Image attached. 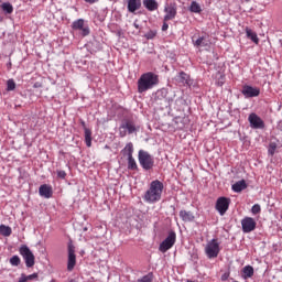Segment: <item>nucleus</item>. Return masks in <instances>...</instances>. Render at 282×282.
Here are the masks:
<instances>
[{
	"mask_svg": "<svg viewBox=\"0 0 282 282\" xmlns=\"http://www.w3.org/2000/svg\"><path fill=\"white\" fill-rule=\"evenodd\" d=\"M160 83V78L152 72L144 73L140 76L137 82L138 93L144 94V91H149V89H153Z\"/></svg>",
	"mask_w": 282,
	"mask_h": 282,
	"instance_id": "nucleus-1",
	"label": "nucleus"
},
{
	"mask_svg": "<svg viewBox=\"0 0 282 282\" xmlns=\"http://www.w3.org/2000/svg\"><path fill=\"white\" fill-rule=\"evenodd\" d=\"M164 191V183L161 181H152L150 184V188L144 194V200L148 204H155V202H160L162 199V192Z\"/></svg>",
	"mask_w": 282,
	"mask_h": 282,
	"instance_id": "nucleus-2",
	"label": "nucleus"
},
{
	"mask_svg": "<svg viewBox=\"0 0 282 282\" xmlns=\"http://www.w3.org/2000/svg\"><path fill=\"white\" fill-rule=\"evenodd\" d=\"M173 100H175V93L169 91L166 88L158 90L154 98L155 105H160L161 109H169L173 105Z\"/></svg>",
	"mask_w": 282,
	"mask_h": 282,
	"instance_id": "nucleus-3",
	"label": "nucleus"
},
{
	"mask_svg": "<svg viewBox=\"0 0 282 282\" xmlns=\"http://www.w3.org/2000/svg\"><path fill=\"white\" fill-rule=\"evenodd\" d=\"M140 127L135 126V122L131 119H123L121 124L119 126V135L120 138H124L127 133L131 135V133H138Z\"/></svg>",
	"mask_w": 282,
	"mask_h": 282,
	"instance_id": "nucleus-4",
	"label": "nucleus"
},
{
	"mask_svg": "<svg viewBox=\"0 0 282 282\" xmlns=\"http://www.w3.org/2000/svg\"><path fill=\"white\" fill-rule=\"evenodd\" d=\"M139 164L144 169V171H151L155 164V160L149 152L144 150L139 151Z\"/></svg>",
	"mask_w": 282,
	"mask_h": 282,
	"instance_id": "nucleus-5",
	"label": "nucleus"
},
{
	"mask_svg": "<svg viewBox=\"0 0 282 282\" xmlns=\"http://www.w3.org/2000/svg\"><path fill=\"white\" fill-rule=\"evenodd\" d=\"M19 252L24 260L26 268H34V263H36V261L34 253L32 252V250H30V247H28L26 245H22L19 249Z\"/></svg>",
	"mask_w": 282,
	"mask_h": 282,
	"instance_id": "nucleus-6",
	"label": "nucleus"
},
{
	"mask_svg": "<svg viewBox=\"0 0 282 282\" xmlns=\"http://www.w3.org/2000/svg\"><path fill=\"white\" fill-rule=\"evenodd\" d=\"M177 239V235L175 231H170L167 237L160 243L159 250L160 252H169L173 246H175V241Z\"/></svg>",
	"mask_w": 282,
	"mask_h": 282,
	"instance_id": "nucleus-7",
	"label": "nucleus"
},
{
	"mask_svg": "<svg viewBox=\"0 0 282 282\" xmlns=\"http://www.w3.org/2000/svg\"><path fill=\"white\" fill-rule=\"evenodd\" d=\"M122 153L127 154L129 171H138V163H135V159H133V143H127Z\"/></svg>",
	"mask_w": 282,
	"mask_h": 282,
	"instance_id": "nucleus-8",
	"label": "nucleus"
},
{
	"mask_svg": "<svg viewBox=\"0 0 282 282\" xmlns=\"http://www.w3.org/2000/svg\"><path fill=\"white\" fill-rule=\"evenodd\" d=\"M219 242L217 239H212L205 247V254L208 259H217L219 257Z\"/></svg>",
	"mask_w": 282,
	"mask_h": 282,
	"instance_id": "nucleus-9",
	"label": "nucleus"
},
{
	"mask_svg": "<svg viewBox=\"0 0 282 282\" xmlns=\"http://www.w3.org/2000/svg\"><path fill=\"white\" fill-rule=\"evenodd\" d=\"M228 208H230V198L219 197L216 202V210H218L219 215H226Z\"/></svg>",
	"mask_w": 282,
	"mask_h": 282,
	"instance_id": "nucleus-10",
	"label": "nucleus"
},
{
	"mask_svg": "<svg viewBox=\"0 0 282 282\" xmlns=\"http://www.w3.org/2000/svg\"><path fill=\"white\" fill-rule=\"evenodd\" d=\"M76 268V247L72 242L68 243V260H67V270L72 272Z\"/></svg>",
	"mask_w": 282,
	"mask_h": 282,
	"instance_id": "nucleus-11",
	"label": "nucleus"
},
{
	"mask_svg": "<svg viewBox=\"0 0 282 282\" xmlns=\"http://www.w3.org/2000/svg\"><path fill=\"white\" fill-rule=\"evenodd\" d=\"M248 120L251 129H265V122H263V119L259 115L252 112L249 115Z\"/></svg>",
	"mask_w": 282,
	"mask_h": 282,
	"instance_id": "nucleus-12",
	"label": "nucleus"
},
{
	"mask_svg": "<svg viewBox=\"0 0 282 282\" xmlns=\"http://www.w3.org/2000/svg\"><path fill=\"white\" fill-rule=\"evenodd\" d=\"M164 21H173L175 17H177V4L175 2H171L170 4H166L164 8Z\"/></svg>",
	"mask_w": 282,
	"mask_h": 282,
	"instance_id": "nucleus-13",
	"label": "nucleus"
},
{
	"mask_svg": "<svg viewBox=\"0 0 282 282\" xmlns=\"http://www.w3.org/2000/svg\"><path fill=\"white\" fill-rule=\"evenodd\" d=\"M241 226H242V232L245 234L252 232L257 228V221L252 217H245L241 220Z\"/></svg>",
	"mask_w": 282,
	"mask_h": 282,
	"instance_id": "nucleus-14",
	"label": "nucleus"
},
{
	"mask_svg": "<svg viewBox=\"0 0 282 282\" xmlns=\"http://www.w3.org/2000/svg\"><path fill=\"white\" fill-rule=\"evenodd\" d=\"M241 94L245 96V98H257V96L261 94V90L257 87L245 85L242 87Z\"/></svg>",
	"mask_w": 282,
	"mask_h": 282,
	"instance_id": "nucleus-15",
	"label": "nucleus"
},
{
	"mask_svg": "<svg viewBox=\"0 0 282 282\" xmlns=\"http://www.w3.org/2000/svg\"><path fill=\"white\" fill-rule=\"evenodd\" d=\"M72 28L74 30H80L82 36H89V26H85V20L78 19L73 22Z\"/></svg>",
	"mask_w": 282,
	"mask_h": 282,
	"instance_id": "nucleus-16",
	"label": "nucleus"
},
{
	"mask_svg": "<svg viewBox=\"0 0 282 282\" xmlns=\"http://www.w3.org/2000/svg\"><path fill=\"white\" fill-rule=\"evenodd\" d=\"M176 83L178 85H182L183 87H191L193 85V79H191V76L184 72H181L176 76Z\"/></svg>",
	"mask_w": 282,
	"mask_h": 282,
	"instance_id": "nucleus-17",
	"label": "nucleus"
},
{
	"mask_svg": "<svg viewBox=\"0 0 282 282\" xmlns=\"http://www.w3.org/2000/svg\"><path fill=\"white\" fill-rule=\"evenodd\" d=\"M39 194L41 197H45V199H50L52 195H54V191H52V187L47 184H43L39 188Z\"/></svg>",
	"mask_w": 282,
	"mask_h": 282,
	"instance_id": "nucleus-18",
	"label": "nucleus"
},
{
	"mask_svg": "<svg viewBox=\"0 0 282 282\" xmlns=\"http://www.w3.org/2000/svg\"><path fill=\"white\" fill-rule=\"evenodd\" d=\"M142 8V0H128V11L133 13Z\"/></svg>",
	"mask_w": 282,
	"mask_h": 282,
	"instance_id": "nucleus-19",
	"label": "nucleus"
},
{
	"mask_svg": "<svg viewBox=\"0 0 282 282\" xmlns=\"http://www.w3.org/2000/svg\"><path fill=\"white\" fill-rule=\"evenodd\" d=\"M247 188L248 184L246 183V180L238 181L231 186L234 193H241V191H246Z\"/></svg>",
	"mask_w": 282,
	"mask_h": 282,
	"instance_id": "nucleus-20",
	"label": "nucleus"
},
{
	"mask_svg": "<svg viewBox=\"0 0 282 282\" xmlns=\"http://www.w3.org/2000/svg\"><path fill=\"white\" fill-rule=\"evenodd\" d=\"M180 217H181L182 221H185V224L195 221V215L193 214V212H187V210L183 209L180 212Z\"/></svg>",
	"mask_w": 282,
	"mask_h": 282,
	"instance_id": "nucleus-21",
	"label": "nucleus"
},
{
	"mask_svg": "<svg viewBox=\"0 0 282 282\" xmlns=\"http://www.w3.org/2000/svg\"><path fill=\"white\" fill-rule=\"evenodd\" d=\"M143 6L149 10V12H155V10L160 8V4L156 0H143Z\"/></svg>",
	"mask_w": 282,
	"mask_h": 282,
	"instance_id": "nucleus-22",
	"label": "nucleus"
},
{
	"mask_svg": "<svg viewBox=\"0 0 282 282\" xmlns=\"http://www.w3.org/2000/svg\"><path fill=\"white\" fill-rule=\"evenodd\" d=\"M242 279H252L254 276V268L252 265H246L242 268Z\"/></svg>",
	"mask_w": 282,
	"mask_h": 282,
	"instance_id": "nucleus-23",
	"label": "nucleus"
},
{
	"mask_svg": "<svg viewBox=\"0 0 282 282\" xmlns=\"http://www.w3.org/2000/svg\"><path fill=\"white\" fill-rule=\"evenodd\" d=\"M247 39H250L256 45H259V36L252 31V29H246Z\"/></svg>",
	"mask_w": 282,
	"mask_h": 282,
	"instance_id": "nucleus-24",
	"label": "nucleus"
},
{
	"mask_svg": "<svg viewBox=\"0 0 282 282\" xmlns=\"http://www.w3.org/2000/svg\"><path fill=\"white\" fill-rule=\"evenodd\" d=\"M195 47H208V40L205 36L198 37L196 41L193 40Z\"/></svg>",
	"mask_w": 282,
	"mask_h": 282,
	"instance_id": "nucleus-25",
	"label": "nucleus"
},
{
	"mask_svg": "<svg viewBox=\"0 0 282 282\" xmlns=\"http://www.w3.org/2000/svg\"><path fill=\"white\" fill-rule=\"evenodd\" d=\"M1 10L6 12V14H12L14 12V7L10 2H3L1 4Z\"/></svg>",
	"mask_w": 282,
	"mask_h": 282,
	"instance_id": "nucleus-26",
	"label": "nucleus"
},
{
	"mask_svg": "<svg viewBox=\"0 0 282 282\" xmlns=\"http://www.w3.org/2000/svg\"><path fill=\"white\" fill-rule=\"evenodd\" d=\"M0 235H2V237H10V235H12V228L10 226L0 225Z\"/></svg>",
	"mask_w": 282,
	"mask_h": 282,
	"instance_id": "nucleus-27",
	"label": "nucleus"
},
{
	"mask_svg": "<svg viewBox=\"0 0 282 282\" xmlns=\"http://www.w3.org/2000/svg\"><path fill=\"white\" fill-rule=\"evenodd\" d=\"M189 12H194L195 14H199V12H202V7L199 3H197V1H192Z\"/></svg>",
	"mask_w": 282,
	"mask_h": 282,
	"instance_id": "nucleus-28",
	"label": "nucleus"
},
{
	"mask_svg": "<svg viewBox=\"0 0 282 282\" xmlns=\"http://www.w3.org/2000/svg\"><path fill=\"white\" fill-rule=\"evenodd\" d=\"M85 142L86 147H91V130L89 128H85Z\"/></svg>",
	"mask_w": 282,
	"mask_h": 282,
	"instance_id": "nucleus-29",
	"label": "nucleus"
},
{
	"mask_svg": "<svg viewBox=\"0 0 282 282\" xmlns=\"http://www.w3.org/2000/svg\"><path fill=\"white\" fill-rule=\"evenodd\" d=\"M17 89V83H14V79H9L7 82V91H14Z\"/></svg>",
	"mask_w": 282,
	"mask_h": 282,
	"instance_id": "nucleus-30",
	"label": "nucleus"
},
{
	"mask_svg": "<svg viewBox=\"0 0 282 282\" xmlns=\"http://www.w3.org/2000/svg\"><path fill=\"white\" fill-rule=\"evenodd\" d=\"M138 282H153V272L143 275L141 279L138 280Z\"/></svg>",
	"mask_w": 282,
	"mask_h": 282,
	"instance_id": "nucleus-31",
	"label": "nucleus"
},
{
	"mask_svg": "<svg viewBox=\"0 0 282 282\" xmlns=\"http://www.w3.org/2000/svg\"><path fill=\"white\" fill-rule=\"evenodd\" d=\"M175 109H177V111H182V105H186V101L182 99V97H178L177 99H175Z\"/></svg>",
	"mask_w": 282,
	"mask_h": 282,
	"instance_id": "nucleus-32",
	"label": "nucleus"
},
{
	"mask_svg": "<svg viewBox=\"0 0 282 282\" xmlns=\"http://www.w3.org/2000/svg\"><path fill=\"white\" fill-rule=\"evenodd\" d=\"M9 261L11 265H14V267L21 265V258H19V256L11 257Z\"/></svg>",
	"mask_w": 282,
	"mask_h": 282,
	"instance_id": "nucleus-33",
	"label": "nucleus"
},
{
	"mask_svg": "<svg viewBox=\"0 0 282 282\" xmlns=\"http://www.w3.org/2000/svg\"><path fill=\"white\" fill-rule=\"evenodd\" d=\"M144 36L148 41H151L154 36H158V31L150 30L148 33L144 34Z\"/></svg>",
	"mask_w": 282,
	"mask_h": 282,
	"instance_id": "nucleus-34",
	"label": "nucleus"
},
{
	"mask_svg": "<svg viewBox=\"0 0 282 282\" xmlns=\"http://www.w3.org/2000/svg\"><path fill=\"white\" fill-rule=\"evenodd\" d=\"M275 151H276V143L271 142L269 144V150H268L269 155H274Z\"/></svg>",
	"mask_w": 282,
	"mask_h": 282,
	"instance_id": "nucleus-35",
	"label": "nucleus"
},
{
	"mask_svg": "<svg viewBox=\"0 0 282 282\" xmlns=\"http://www.w3.org/2000/svg\"><path fill=\"white\" fill-rule=\"evenodd\" d=\"M251 213L253 215H259V213H261V205H259V204L253 205L251 208Z\"/></svg>",
	"mask_w": 282,
	"mask_h": 282,
	"instance_id": "nucleus-36",
	"label": "nucleus"
},
{
	"mask_svg": "<svg viewBox=\"0 0 282 282\" xmlns=\"http://www.w3.org/2000/svg\"><path fill=\"white\" fill-rule=\"evenodd\" d=\"M182 118H175V123L177 124V129H184V122H182Z\"/></svg>",
	"mask_w": 282,
	"mask_h": 282,
	"instance_id": "nucleus-37",
	"label": "nucleus"
},
{
	"mask_svg": "<svg viewBox=\"0 0 282 282\" xmlns=\"http://www.w3.org/2000/svg\"><path fill=\"white\" fill-rule=\"evenodd\" d=\"M57 177H59V180H65L67 177V173L63 170H58Z\"/></svg>",
	"mask_w": 282,
	"mask_h": 282,
	"instance_id": "nucleus-38",
	"label": "nucleus"
},
{
	"mask_svg": "<svg viewBox=\"0 0 282 282\" xmlns=\"http://www.w3.org/2000/svg\"><path fill=\"white\" fill-rule=\"evenodd\" d=\"M34 279H39V273H32L30 275H26V281H32Z\"/></svg>",
	"mask_w": 282,
	"mask_h": 282,
	"instance_id": "nucleus-39",
	"label": "nucleus"
},
{
	"mask_svg": "<svg viewBox=\"0 0 282 282\" xmlns=\"http://www.w3.org/2000/svg\"><path fill=\"white\" fill-rule=\"evenodd\" d=\"M228 279H230V272H225L221 275L220 281H228Z\"/></svg>",
	"mask_w": 282,
	"mask_h": 282,
	"instance_id": "nucleus-40",
	"label": "nucleus"
},
{
	"mask_svg": "<svg viewBox=\"0 0 282 282\" xmlns=\"http://www.w3.org/2000/svg\"><path fill=\"white\" fill-rule=\"evenodd\" d=\"M18 282H28V275H25V273H22Z\"/></svg>",
	"mask_w": 282,
	"mask_h": 282,
	"instance_id": "nucleus-41",
	"label": "nucleus"
},
{
	"mask_svg": "<svg viewBox=\"0 0 282 282\" xmlns=\"http://www.w3.org/2000/svg\"><path fill=\"white\" fill-rule=\"evenodd\" d=\"M166 30H169V23H166V21H164V23L162 25V32H166Z\"/></svg>",
	"mask_w": 282,
	"mask_h": 282,
	"instance_id": "nucleus-42",
	"label": "nucleus"
},
{
	"mask_svg": "<svg viewBox=\"0 0 282 282\" xmlns=\"http://www.w3.org/2000/svg\"><path fill=\"white\" fill-rule=\"evenodd\" d=\"M86 3H90V4H94L96 3V0H84Z\"/></svg>",
	"mask_w": 282,
	"mask_h": 282,
	"instance_id": "nucleus-43",
	"label": "nucleus"
},
{
	"mask_svg": "<svg viewBox=\"0 0 282 282\" xmlns=\"http://www.w3.org/2000/svg\"><path fill=\"white\" fill-rule=\"evenodd\" d=\"M133 25H134V28L137 29V30H140V24H138V23H133Z\"/></svg>",
	"mask_w": 282,
	"mask_h": 282,
	"instance_id": "nucleus-44",
	"label": "nucleus"
},
{
	"mask_svg": "<svg viewBox=\"0 0 282 282\" xmlns=\"http://www.w3.org/2000/svg\"><path fill=\"white\" fill-rule=\"evenodd\" d=\"M217 85L221 87V85H224V82H218Z\"/></svg>",
	"mask_w": 282,
	"mask_h": 282,
	"instance_id": "nucleus-45",
	"label": "nucleus"
},
{
	"mask_svg": "<svg viewBox=\"0 0 282 282\" xmlns=\"http://www.w3.org/2000/svg\"><path fill=\"white\" fill-rule=\"evenodd\" d=\"M69 282H76V280L72 279V280H69Z\"/></svg>",
	"mask_w": 282,
	"mask_h": 282,
	"instance_id": "nucleus-46",
	"label": "nucleus"
},
{
	"mask_svg": "<svg viewBox=\"0 0 282 282\" xmlns=\"http://www.w3.org/2000/svg\"><path fill=\"white\" fill-rule=\"evenodd\" d=\"M83 127H85V121L82 122Z\"/></svg>",
	"mask_w": 282,
	"mask_h": 282,
	"instance_id": "nucleus-47",
	"label": "nucleus"
}]
</instances>
